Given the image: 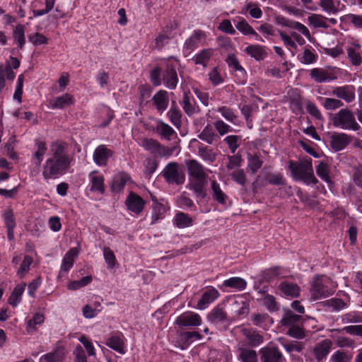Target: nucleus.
<instances>
[{
  "instance_id": "1",
  "label": "nucleus",
  "mask_w": 362,
  "mask_h": 362,
  "mask_svg": "<svg viewBox=\"0 0 362 362\" xmlns=\"http://www.w3.org/2000/svg\"><path fill=\"white\" fill-rule=\"evenodd\" d=\"M74 155L69 152V144L57 140L49 145V155L42 165V176L49 180L58 179L66 174L74 162Z\"/></svg>"
},
{
  "instance_id": "2",
  "label": "nucleus",
  "mask_w": 362,
  "mask_h": 362,
  "mask_svg": "<svg viewBox=\"0 0 362 362\" xmlns=\"http://www.w3.org/2000/svg\"><path fill=\"white\" fill-rule=\"evenodd\" d=\"M289 170L293 180L300 181L307 185L317 184V179L314 175L312 159L308 157L303 158L298 161L290 160L288 161Z\"/></svg>"
},
{
  "instance_id": "3",
  "label": "nucleus",
  "mask_w": 362,
  "mask_h": 362,
  "mask_svg": "<svg viewBox=\"0 0 362 362\" xmlns=\"http://www.w3.org/2000/svg\"><path fill=\"white\" fill-rule=\"evenodd\" d=\"M331 120L334 127L344 130L358 131L361 127L353 112L348 108H342L333 114Z\"/></svg>"
},
{
  "instance_id": "4",
  "label": "nucleus",
  "mask_w": 362,
  "mask_h": 362,
  "mask_svg": "<svg viewBox=\"0 0 362 362\" xmlns=\"http://www.w3.org/2000/svg\"><path fill=\"white\" fill-rule=\"evenodd\" d=\"M161 175L169 185H182L185 182V173L182 165L176 162L168 163Z\"/></svg>"
},
{
  "instance_id": "5",
  "label": "nucleus",
  "mask_w": 362,
  "mask_h": 362,
  "mask_svg": "<svg viewBox=\"0 0 362 362\" xmlns=\"http://www.w3.org/2000/svg\"><path fill=\"white\" fill-rule=\"evenodd\" d=\"M330 279L324 275L317 276L312 282L310 293L313 300L328 297L333 293L329 289Z\"/></svg>"
},
{
  "instance_id": "6",
  "label": "nucleus",
  "mask_w": 362,
  "mask_h": 362,
  "mask_svg": "<svg viewBox=\"0 0 362 362\" xmlns=\"http://www.w3.org/2000/svg\"><path fill=\"white\" fill-rule=\"evenodd\" d=\"M206 38V34L205 32L201 30H195L184 43L182 52L185 57L189 56L194 49L202 45Z\"/></svg>"
},
{
  "instance_id": "7",
  "label": "nucleus",
  "mask_w": 362,
  "mask_h": 362,
  "mask_svg": "<svg viewBox=\"0 0 362 362\" xmlns=\"http://www.w3.org/2000/svg\"><path fill=\"white\" fill-rule=\"evenodd\" d=\"M127 209L134 214H140L146 205V201L139 194L130 192L124 202Z\"/></svg>"
},
{
  "instance_id": "8",
  "label": "nucleus",
  "mask_w": 362,
  "mask_h": 362,
  "mask_svg": "<svg viewBox=\"0 0 362 362\" xmlns=\"http://www.w3.org/2000/svg\"><path fill=\"white\" fill-rule=\"evenodd\" d=\"M331 95L347 103H352L356 98V90L353 85H344L332 88Z\"/></svg>"
},
{
  "instance_id": "9",
  "label": "nucleus",
  "mask_w": 362,
  "mask_h": 362,
  "mask_svg": "<svg viewBox=\"0 0 362 362\" xmlns=\"http://www.w3.org/2000/svg\"><path fill=\"white\" fill-rule=\"evenodd\" d=\"M310 76L316 83H320L331 82L337 78L334 69L314 68L310 70Z\"/></svg>"
},
{
  "instance_id": "10",
  "label": "nucleus",
  "mask_w": 362,
  "mask_h": 362,
  "mask_svg": "<svg viewBox=\"0 0 362 362\" xmlns=\"http://www.w3.org/2000/svg\"><path fill=\"white\" fill-rule=\"evenodd\" d=\"M261 362H280L283 355L279 349L272 345H267L259 351Z\"/></svg>"
},
{
  "instance_id": "11",
  "label": "nucleus",
  "mask_w": 362,
  "mask_h": 362,
  "mask_svg": "<svg viewBox=\"0 0 362 362\" xmlns=\"http://www.w3.org/2000/svg\"><path fill=\"white\" fill-rule=\"evenodd\" d=\"M202 322L201 316L191 311L182 313L175 320V323L180 327H198Z\"/></svg>"
},
{
  "instance_id": "12",
  "label": "nucleus",
  "mask_w": 362,
  "mask_h": 362,
  "mask_svg": "<svg viewBox=\"0 0 362 362\" xmlns=\"http://www.w3.org/2000/svg\"><path fill=\"white\" fill-rule=\"evenodd\" d=\"M250 346H258L264 341V337L260 332L253 328L240 326L238 327Z\"/></svg>"
},
{
  "instance_id": "13",
  "label": "nucleus",
  "mask_w": 362,
  "mask_h": 362,
  "mask_svg": "<svg viewBox=\"0 0 362 362\" xmlns=\"http://www.w3.org/2000/svg\"><path fill=\"white\" fill-rule=\"evenodd\" d=\"M65 346L62 341H57L52 351L42 355L40 362H62L65 356Z\"/></svg>"
},
{
  "instance_id": "14",
  "label": "nucleus",
  "mask_w": 362,
  "mask_h": 362,
  "mask_svg": "<svg viewBox=\"0 0 362 362\" xmlns=\"http://www.w3.org/2000/svg\"><path fill=\"white\" fill-rule=\"evenodd\" d=\"M113 156V151L105 144L99 145L94 151L93 159L98 166H105Z\"/></svg>"
},
{
  "instance_id": "15",
  "label": "nucleus",
  "mask_w": 362,
  "mask_h": 362,
  "mask_svg": "<svg viewBox=\"0 0 362 362\" xmlns=\"http://www.w3.org/2000/svg\"><path fill=\"white\" fill-rule=\"evenodd\" d=\"M220 296L218 291L213 287L209 286L203 292L200 299L197 302V308L198 310H204L214 302Z\"/></svg>"
},
{
  "instance_id": "16",
  "label": "nucleus",
  "mask_w": 362,
  "mask_h": 362,
  "mask_svg": "<svg viewBox=\"0 0 362 362\" xmlns=\"http://www.w3.org/2000/svg\"><path fill=\"white\" fill-rule=\"evenodd\" d=\"M78 255V250L76 247L71 248L62 259L59 272V276L63 277L67 274L69 270L73 267L75 259Z\"/></svg>"
},
{
  "instance_id": "17",
  "label": "nucleus",
  "mask_w": 362,
  "mask_h": 362,
  "mask_svg": "<svg viewBox=\"0 0 362 362\" xmlns=\"http://www.w3.org/2000/svg\"><path fill=\"white\" fill-rule=\"evenodd\" d=\"M346 50L352 65L358 66L362 63V50L358 42H349L346 46Z\"/></svg>"
},
{
  "instance_id": "18",
  "label": "nucleus",
  "mask_w": 362,
  "mask_h": 362,
  "mask_svg": "<svg viewBox=\"0 0 362 362\" xmlns=\"http://www.w3.org/2000/svg\"><path fill=\"white\" fill-rule=\"evenodd\" d=\"M206 178L188 177L186 187L192 191L196 197L204 199L206 197Z\"/></svg>"
},
{
  "instance_id": "19",
  "label": "nucleus",
  "mask_w": 362,
  "mask_h": 362,
  "mask_svg": "<svg viewBox=\"0 0 362 362\" xmlns=\"http://www.w3.org/2000/svg\"><path fill=\"white\" fill-rule=\"evenodd\" d=\"M330 145L335 151L344 149L352 141V136L345 133H337L330 138Z\"/></svg>"
},
{
  "instance_id": "20",
  "label": "nucleus",
  "mask_w": 362,
  "mask_h": 362,
  "mask_svg": "<svg viewBox=\"0 0 362 362\" xmlns=\"http://www.w3.org/2000/svg\"><path fill=\"white\" fill-rule=\"evenodd\" d=\"M188 177L206 178V169L197 160H189L186 163Z\"/></svg>"
},
{
  "instance_id": "21",
  "label": "nucleus",
  "mask_w": 362,
  "mask_h": 362,
  "mask_svg": "<svg viewBox=\"0 0 362 362\" xmlns=\"http://www.w3.org/2000/svg\"><path fill=\"white\" fill-rule=\"evenodd\" d=\"M152 212H151V224H155L158 221L165 218V214L169 210L168 204L160 203L155 197H152Z\"/></svg>"
},
{
  "instance_id": "22",
  "label": "nucleus",
  "mask_w": 362,
  "mask_h": 362,
  "mask_svg": "<svg viewBox=\"0 0 362 362\" xmlns=\"http://www.w3.org/2000/svg\"><path fill=\"white\" fill-rule=\"evenodd\" d=\"M164 86L170 90L176 88L178 83V77L175 68L173 65L168 64L166 70L163 74Z\"/></svg>"
},
{
  "instance_id": "23",
  "label": "nucleus",
  "mask_w": 362,
  "mask_h": 362,
  "mask_svg": "<svg viewBox=\"0 0 362 362\" xmlns=\"http://www.w3.org/2000/svg\"><path fill=\"white\" fill-rule=\"evenodd\" d=\"M332 347V341L325 339L315 345L313 349L314 356L317 362H324Z\"/></svg>"
},
{
  "instance_id": "24",
  "label": "nucleus",
  "mask_w": 362,
  "mask_h": 362,
  "mask_svg": "<svg viewBox=\"0 0 362 362\" xmlns=\"http://www.w3.org/2000/svg\"><path fill=\"white\" fill-rule=\"evenodd\" d=\"M210 194L212 199L220 205H226L228 200V196L222 189L220 184L216 180L211 181Z\"/></svg>"
},
{
  "instance_id": "25",
  "label": "nucleus",
  "mask_w": 362,
  "mask_h": 362,
  "mask_svg": "<svg viewBox=\"0 0 362 362\" xmlns=\"http://www.w3.org/2000/svg\"><path fill=\"white\" fill-rule=\"evenodd\" d=\"M176 28V24L170 23L167 25L158 37L155 39V48L160 50L166 46L171 38V30Z\"/></svg>"
},
{
  "instance_id": "26",
  "label": "nucleus",
  "mask_w": 362,
  "mask_h": 362,
  "mask_svg": "<svg viewBox=\"0 0 362 362\" xmlns=\"http://www.w3.org/2000/svg\"><path fill=\"white\" fill-rule=\"evenodd\" d=\"M124 341V335L119 332L110 337L106 341V345L120 354H124L126 353Z\"/></svg>"
},
{
  "instance_id": "27",
  "label": "nucleus",
  "mask_w": 362,
  "mask_h": 362,
  "mask_svg": "<svg viewBox=\"0 0 362 362\" xmlns=\"http://www.w3.org/2000/svg\"><path fill=\"white\" fill-rule=\"evenodd\" d=\"M231 353L227 346L219 349H211L209 354V362H229Z\"/></svg>"
},
{
  "instance_id": "28",
  "label": "nucleus",
  "mask_w": 362,
  "mask_h": 362,
  "mask_svg": "<svg viewBox=\"0 0 362 362\" xmlns=\"http://www.w3.org/2000/svg\"><path fill=\"white\" fill-rule=\"evenodd\" d=\"M278 23L283 26L298 30L306 38L310 40L311 35L308 28L300 22L289 20L284 17L279 18Z\"/></svg>"
},
{
  "instance_id": "29",
  "label": "nucleus",
  "mask_w": 362,
  "mask_h": 362,
  "mask_svg": "<svg viewBox=\"0 0 362 362\" xmlns=\"http://www.w3.org/2000/svg\"><path fill=\"white\" fill-rule=\"evenodd\" d=\"M153 105L158 111L163 112L168 107V93L164 90H160L152 98Z\"/></svg>"
},
{
  "instance_id": "30",
  "label": "nucleus",
  "mask_w": 362,
  "mask_h": 362,
  "mask_svg": "<svg viewBox=\"0 0 362 362\" xmlns=\"http://www.w3.org/2000/svg\"><path fill=\"white\" fill-rule=\"evenodd\" d=\"M88 177L90 180V190L103 194L105 191L103 176L95 172H91L88 175Z\"/></svg>"
},
{
  "instance_id": "31",
  "label": "nucleus",
  "mask_w": 362,
  "mask_h": 362,
  "mask_svg": "<svg viewBox=\"0 0 362 362\" xmlns=\"http://www.w3.org/2000/svg\"><path fill=\"white\" fill-rule=\"evenodd\" d=\"M181 105L185 112L189 117L199 112V106L197 105L194 99L187 92L184 93Z\"/></svg>"
},
{
  "instance_id": "32",
  "label": "nucleus",
  "mask_w": 362,
  "mask_h": 362,
  "mask_svg": "<svg viewBox=\"0 0 362 362\" xmlns=\"http://www.w3.org/2000/svg\"><path fill=\"white\" fill-rule=\"evenodd\" d=\"M155 132L162 138L168 141L177 136L176 132L169 124L161 120H158L157 122V124L155 127Z\"/></svg>"
},
{
  "instance_id": "33",
  "label": "nucleus",
  "mask_w": 362,
  "mask_h": 362,
  "mask_svg": "<svg viewBox=\"0 0 362 362\" xmlns=\"http://www.w3.org/2000/svg\"><path fill=\"white\" fill-rule=\"evenodd\" d=\"M279 288L282 295L288 298H297L300 294V287L290 281H283L279 284Z\"/></svg>"
},
{
  "instance_id": "34",
  "label": "nucleus",
  "mask_w": 362,
  "mask_h": 362,
  "mask_svg": "<svg viewBox=\"0 0 362 362\" xmlns=\"http://www.w3.org/2000/svg\"><path fill=\"white\" fill-rule=\"evenodd\" d=\"M140 146L146 151H148L154 155H163V147L156 139L151 138H144L141 141Z\"/></svg>"
},
{
  "instance_id": "35",
  "label": "nucleus",
  "mask_w": 362,
  "mask_h": 362,
  "mask_svg": "<svg viewBox=\"0 0 362 362\" xmlns=\"http://www.w3.org/2000/svg\"><path fill=\"white\" fill-rule=\"evenodd\" d=\"M74 103L73 97L68 93H65L51 100L49 103V107L52 109H62L66 106L74 104Z\"/></svg>"
},
{
  "instance_id": "36",
  "label": "nucleus",
  "mask_w": 362,
  "mask_h": 362,
  "mask_svg": "<svg viewBox=\"0 0 362 362\" xmlns=\"http://www.w3.org/2000/svg\"><path fill=\"white\" fill-rule=\"evenodd\" d=\"M173 225L178 228H185L193 226L192 218L187 214L178 211L173 219Z\"/></svg>"
},
{
  "instance_id": "37",
  "label": "nucleus",
  "mask_w": 362,
  "mask_h": 362,
  "mask_svg": "<svg viewBox=\"0 0 362 362\" xmlns=\"http://www.w3.org/2000/svg\"><path fill=\"white\" fill-rule=\"evenodd\" d=\"M230 309L234 313L236 317H244L246 316L250 310L249 304L247 302L243 300H235L230 305Z\"/></svg>"
},
{
  "instance_id": "38",
  "label": "nucleus",
  "mask_w": 362,
  "mask_h": 362,
  "mask_svg": "<svg viewBox=\"0 0 362 362\" xmlns=\"http://www.w3.org/2000/svg\"><path fill=\"white\" fill-rule=\"evenodd\" d=\"M207 320L211 323L217 325L227 320V314L222 308L216 306L208 313Z\"/></svg>"
},
{
  "instance_id": "39",
  "label": "nucleus",
  "mask_w": 362,
  "mask_h": 362,
  "mask_svg": "<svg viewBox=\"0 0 362 362\" xmlns=\"http://www.w3.org/2000/svg\"><path fill=\"white\" fill-rule=\"evenodd\" d=\"M26 284L25 282L18 284L13 290L8 299V303L13 307H16L22 300Z\"/></svg>"
},
{
  "instance_id": "40",
  "label": "nucleus",
  "mask_w": 362,
  "mask_h": 362,
  "mask_svg": "<svg viewBox=\"0 0 362 362\" xmlns=\"http://www.w3.org/2000/svg\"><path fill=\"white\" fill-rule=\"evenodd\" d=\"M214 50L211 48L204 49L197 53L192 58V62L196 65H202L204 68L206 67L207 64L213 55Z\"/></svg>"
},
{
  "instance_id": "41",
  "label": "nucleus",
  "mask_w": 362,
  "mask_h": 362,
  "mask_svg": "<svg viewBox=\"0 0 362 362\" xmlns=\"http://www.w3.org/2000/svg\"><path fill=\"white\" fill-rule=\"evenodd\" d=\"M244 52L257 61L264 59L267 55L264 47L259 45H249L244 49Z\"/></svg>"
},
{
  "instance_id": "42",
  "label": "nucleus",
  "mask_w": 362,
  "mask_h": 362,
  "mask_svg": "<svg viewBox=\"0 0 362 362\" xmlns=\"http://www.w3.org/2000/svg\"><path fill=\"white\" fill-rule=\"evenodd\" d=\"M247 285V281L244 279L238 276H233L226 279L222 284V286L224 287L233 288L239 291L245 290Z\"/></svg>"
},
{
  "instance_id": "43",
  "label": "nucleus",
  "mask_w": 362,
  "mask_h": 362,
  "mask_svg": "<svg viewBox=\"0 0 362 362\" xmlns=\"http://www.w3.org/2000/svg\"><path fill=\"white\" fill-rule=\"evenodd\" d=\"M45 320V315L41 313H35L31 318H26V331L28 333H33L36 329L37 325H42Z\"/></svg>"
},
{
  "instance_id": "44",
  "label": "nucleus",
  "mask_w": 362,
  "mask_h": 362,
  "mask_svg": "<svg viewBox=\"0 0 362 362\" xmlns=\"http://www.w3.org/2000/svg\"><path fill=\"white\" fill-rule=\"evenodd\" d=\"M6 226L7 228L8 238L11 240L14 238V228L16 227V221L13 213L11 209H7L3 214Z\"/></svg>"
},
{
  "instance_id": "45",
  "label": "nucleus",
  "mask_w": 362,
  "mask_h": 362,
  "mask_svg": "<svg viewBox=\"0 0 362 362\" xmlns=\"http://www.w3.org/2000/svg\"><path fill=\"white\" fill-rule=\"evenodd\" d=\"M35 146L36 151L33 154V159L37 165H40L47 153V146L46 142L41 140L35 141Z\"/></svg>"
},
{
  "instance_id": "46",
  "label": "nucleus",
  "mask_w": 362,
  "mask_h": 362,
  "mask_svg": "<svg viewBox=\"0 0 362 362\" xmlns=\"http://www.w3.org/2000/svg\"><path fill=\"white\" fill-rule=\"evenodd\" d=\"M167 115L171 122V123L176 127L179 128L181 126L182 121V112L179 107L175 104V102H173L170 110H168Z\"/></svg>"
},
{
  "instance_id": "47",
  "label": "nucleus",
  "mask_w": 362,
  "mask_h": 362,
  "mask_svg": "<svg viewBox=\"0 0 362 362\" xmlns=\"http://www.w3.org/2000/svg\"><path fill=\"white\" fill-rule=\"evenodd\" d=\"M198 147V156L204 160L207 163H211L216 158V153L213 149L210 148L206 146H204L202 144Z\"/></svg>"
},
{
  "instance_id": "48",
  "label": "nucleus",
  "mask_w": 362,
  "mask_h": 362,
  "mask_svg": "<svg viewBox=\"0 0 362 362\" xmlns=\"http://www.w3.org/2000/svg\"><path fill=\"white\" fill-rule=\"evenodd\" d=\"M238 359L242 362H258L257 352L247 348H240L238 349Z\"/></svg>"
},
{
  "instance_id": "49",
  "label": "nucleus",
  "mask_w": 362,
  "mask_h": 362,
  "mask_svg": "<svg viewBox=\"0 0 362 362\" xmlns=\"http://www.w3.org/2000/svg\"><path fill=\"white\" fill-rule=\"evenodd\" d=\"M198 137L208 144H212L216 138V134L214 127L210 124H207L199 134Z\"/></svg>"
},
{
  "instance_id": "50",
  "label": "nucleus",
  "mask_w": 362,
  "mask_h": 362,
  "mask_svg": "<svg viewBox=\"0 0 362 362\" xmlns=\"http://www.w3.org/2000/svg\"><path fill=\"white\" fill-rule=\"evenodd\" d=\"M353 358L349 351L337 350L330 357V362H351Z\"/></svg>"
},
{
  "instance_id": "51",
  "label": "nucleus",
  "mask_w": 362,
  "mask_h": 362,
  "mask_svg": "<svg viewBox=\"0 0 362 362\" xmlns=\"http://www.w3.org/2000/svg\"><path fill=\"white\" fill-rule=\"evenodd\" d=\"M129 179V176L127 174L117 175L113 180L112 189L115 192L122 191Z\"/></svg>"
},
{
  "instance_id": "52",
  "label": "nucleus",
  "mask_w": 362,
  "mask_h": 362,
  "mask_svg": "<svg viewBox=\"0 0 362 362\" xmlns=\"http://www.w3.org/2000/svg\"><path fill=\"white\" fill-rule=\"evenodd\" d=\"M262 165V160L257 155L247 154V168L252 173H256Z\"/></svg>"
},
{
  "instance_id": "53",
  "label": "nucleus",
  "mask_w": 362,
  "mask_h": 362,
  "mask_svg": "<svg viewBox=\"0 0 362 362\" xmlns=\"http://www.w3.org/2000/svg\"><path fill=\"white\" fill-rule=\"evenodd\" d=\"M238 18L240 21L235 23V28L238 31L245 35H257L255 30L245 19L240 17H238Z\"/></svg>"
},
{
  "instance_id": "54",
  "label": "nucleus",
  "mask_w": 362,
  "mask_h": 362,
  "mask_svg": "<svg viewBox=\"0 0 362 362\" xmlns=\"http://www.w3.org/2000/svg\"><path fill=\"white\" fill-rule=\"evenodd\" d=\"M317 175L327 183L331 182L329 176V169L328 165L322 161H320L318 165L316 167Z\"/></svg>"
},
{
  "instance_id": "55",
  "label": "nucleus",
  "mask_w": 362,
  "mask_h": 362,
  "mask_svg": "<svg viewBox=\"0 0 362 362\" xmlns=\"http://www.w3.org/2000/svg\"><path fill=\"white\" fill-rule=\"evenodd\" d=\"M216 111L219 112L227 121L233 124H236L237 115L233 109L226 106H221L218 107Z\"/></svg>"
},
{
  "instance_id": "56",
  "label": "nucleus",
  "mask_w": 362,
  "mask_h": 362,
  "mask_svg": "<svg viewBox=\"0 0 362 362\" xmlns=\"http://www.w3.org/2000/svg\"><path fill=\"white\" fill-rule=\"evenodd\" d=\"M33 260V258L29 255H25L23 260L17 271V275L21 278L23 279L30 270V265Z\"/></svg>"
},
{
  "instance_id": "57",
  "label": "nucleus",
  "mask_w": 362,
  "mask_h": 362,
  "mask_svg": "<svg viewBox=\"0 0 362 362\" xmlns=\"http://www.w3.org/2000/svg\"><path fill=\"white\" fill-rule=\"evenodd\" d=\"M229 175L234 182L241 186H244L247 182L246 175L243 169L236 168Z\"/></svg>"
},
{
  "instance_id": "58",
  "label": "nucleus",
  "mask_w": 362,
  "mask_h": 362,
  "mask_svg": "<svg viewBox=\"0 0 362 362\" xmlns=\"http://www.w3.org/2000/svg\"><path fill=\"white\" fill-rule=\"evenodd\" d=\"M103 257L107 268L112 269L115 267L117 259L113 251L109 247H104L103 249Z\"/></svg>"
},
{
  "instance_id": "59",
  "label": "nucleus",
  "mask_w": 362,
  "mask_h": 362,
  "mask_svg": "<svg viewBox=\"0 0 362 362\" xmlns=\"http://www.w3.org/2000/svg\"><path fill=\"white\" fill-rule=\"evenodd\" d=\"M13 37L21 49L23 48L25 43V30L23 25H18L13 30Z\"/></svg>"
},
{
  "instance_id": "60",
  "label": "nucleus",
  "mask_w": 362,
  "mask_h": 362,
  "mask_svg": "<svg viewBox=\"0 0 362 362\" xmlns=\"http://www.w3.org/2000/svg\"><path fill=\"white\" fill-rule=\"evenodd\" d=\"M320 6L328 13H336L339 8L335 0H320Z\"/></svg>"
},
{
  "instance_id": "61",
  "label": "nucleus",
  "mask_w": 362,
  "mask_h": 362,
  "mask_svg": "<svg viewBox=\"0 0 362 362\" xmlns=\"http://www.w3.org/2000/svg\"><path fill=\"white\" fill-rule=\"evenodd\" d=\"M208 76L211 83L215 86L223 83L224 81V78L221 74V70L218 67H214L210 71L208 74Z\"/></svg>"
},
{
  "instance_id": "62",
  "label": "nucleus",
  "mask_w": 362,
  "mask_h": 362,
  "mask_svg": "<svg viewBox=\"0 0 362 362\" xmlns=\"http://www.w3.org/2000/svg\"><path fill=\"white\" fill-rule=\"evenodd\" d=\"M91 281L92 277L90 276H86L78 281H73L69 282L67 285V288L71 291L78 290L89 284Z\"/></svg>"
},
{
  "instance_id": "63",
  "label": "nucleus",
  "mask_w": 362,
  "mask_h": 362,
  "mask_svg": "<svg viewBox=\"0 0 362 362\" xmlns=\"http://www.w3.org/2000/svg\"><path fill=\"white\" fill-rule=\"evenodd\" d=\"M324 108L327 110H334L344 105L341 100L332 98H326L322 104Z\"/></svg>"
},
{
  "instance_id": "64",
  "label": "nucleus",
  "mask_w": 362,
  "mask_h": 362,
  "mask_svg": "<svg viewBox=\"0 0 362 362\" xmlns=\"http://www.w3.org/2000/svg\"><path fill=\"white\" fill-rule=\"evenodd\" d=\"M343 19L351 23L355 28L362 29V15L349 13L344 16Z\"/></svg>"
}]
</instances>
